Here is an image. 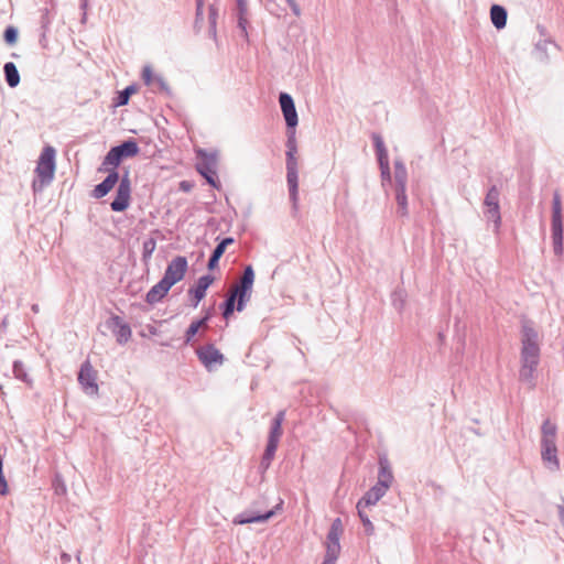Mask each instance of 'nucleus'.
I'll list each match as a JSON object with an SVG mask.
<instances>
[{
  "label": "nucleus",
  "mask_w": 564,
  "mask_h": 564,
  "mask_svg": "<svg viewBox=\"0 0 564 564\" xmlns=\"http://www.w3.org/2000/svg\"><path fill=\"white\" fill-rule=\"evenodd\" d=\"M372 140H373V143H375L378 161H387V160H389L388 152H387V149H386V145L383 143L382 138L379 134L373 133L372 134Z\"/></svg>",
  "instance_id": "obj_27"
},
{
  "label": "nucleus",
  "mask_w": 564,
  "mask_h": 564,
  "mask_svg": "<svg viewBox=\"0 0 564 564\" xmlns=\"http://www.w3.org/2000/svg\"><path fill=\"white\" fill-rule=\"evenodd\" d=\"M131 198V182L129 172L120 178L116 197L111 202L110 207L113 212H123L129 207Z\"/></svg>",
  "instance_id": "obj_5"
},
{
  "label": "nucleus",
  "mask_w": 564,
  "mask_h": 564,
  "mask_svg": "<svg viewBox=\"0 0 564 564\" xmlns=\"http://www.w3.org/2000/svg\"><path fill=\"white\" fill-rule=\"evenodd\" d=\"M341 533L329 530L327 533L326 551L339 553L340 552V539Z\"/></svg>",
  "instance_id": "obj_26"
},
{
  "label": "nucleus",
  "mask_w": 564,
  "mask_h": 564,
  "mask_svg": "<svg viewBox=\"0 0 564 564\" xmlns=\"http://www.w3.org/2000/svg\"><path fill=\"white\" fill-rule=\"evenodd\" d=\"M357 511H358V516L362 522L366 533L368 535L373 534L375 527H373L372 522L370 521L369 517L365 513L364 508L357 509Z\"/></svg>",
  "instance_id": "obj_35"
},
{
  "label": "nucleus",
  "mask_w": 564,
  "mask_h": 564,
  "mask_svg": "<svg viewBox=\"0 0 564 564\" xmlns=\"http://www.w3.org/2000/svg\"><path fill=\"white\" fill-rule=\"evenodd\" d=\"M3 39L9 45L15 44L18 41V30L14 26H8L4 30Z\"/></svg>",
  "instance_id": "obj_39"
},
{
  "label": "nucleus",
  "mask_w": 564,
  "mask_h": 564,
  "mask_svg": "<svg viewBox=\"0 0 564 564\" xmlns=\"http://www.w3.org/2000/svg\"><path fill=\"white\" fill-rule=\"evenodd\" d=\"M282 505H283V501L280 500V502L276 505V507L274 509H271L265 512H242L234 519V523L235 524H249V523H256V522H265L275 514L278 509H281Z\"/></svg>",
  "instance_id": "obj_13"
},
{
  "label": "nucleus",
  "mask_w": 564,
  "mask_h": 564,
  "mask_svg": "<svg viewBox=\"0 0 564 564\" xmlns=\"http://www.w3.org/2000/svg\"><path fill=\"white\" fill-rule=\"evenodd\" d=\"M152 87H153L154 91L159 90L169 96L171 95V89H170L167 83L165 82V79L161 75H156L154 77Z\"/></svg>",
  "instance_id": "obj_33"
},
{
  "label": "nucleus",
  "mask_w": 564,
  "mask_h": 564,
  "mask_svg": "<svg viewBox=\"0 0 564 564\" xmlns=\"http://www.w3.org/2000/svg\"><path fill=\"white\" fill-rule=\"evenodd\" d=\"M55 156L56 150L53 147L46 145L42 150L35 167L37 178L32 183L34 193L41 192L45 186L52 183L56 169Z\"/></svg>",
  "instance_id": "obj_2"
},
{
  "label": "nucleus",
  "mask_w": 564,
  "mask_h": 564,
  "mask_svg": "<svg viewBox=\"0 0 564 564\" xmlns=\"http://www.w3.org/2000/svg\"><path fill=\"white\" fill-rule=\"evenodd\" d=\"M224 253L225 250L216 246L207 263L208 270H214L218 267L219 259L223 257Z\"/></svg>",
  "instance_id": "obj_34"
},
{
  "label": "nucleus",
  "mask_w": 564,
  "mask_h": 564,
  "mask_svg": "<svg viewBox=\"0 0 564 564\" xmlns=\"http://www.w3.org/2000/svg\"><path fill=\"white\" fill-rule=\"evenodd\" d=\"M247 24V15H238V28L241 30V33L245 37H248Z\"/></svg>",
  "instance_id": "obj_49"
},
{
  "label": "nucleus",
  "mask_w": 564,
  "mask_h": 564,
  "mask_svg": "<svg viewBox=\"0 0 564 564\" xmlns=\"http://www.w3.org/2000/svg\"><path fill=\"white\" fill-rule=\"evenodd\" d=\"M53 486L56 495H64L66 492V486L58 475H56Z\"/></svg>",
  "instance_id": "obj_48"
},
{
  "label": "nucleus",
  "mask_w": 564,
  "mask_h": 564,
  "mask_svg": "<svg viewBox=\"0 0 564 564\" xmlns=\"http://www.w3.org/2000/svg\"><path fill=\"white\" fill-rule=\"evenodd\" d=\"M236 299H234L232 296H230L229 294L227 295L226 300L224 301V303L221 304V307H223V316L225 318H229V316L232 315L235 308L237 310V306H236Z\"/></svg>",
  "instance_id": "obj_32"
},
{
  "label": "nucleus",
  "mask_w": 564,
  "mask_h": 564,
  "mask_svg": "<svg viewBox=\"0 0 564 564\" xmlns=\"http://www.w3.org/2000/svg\"><path fill=\"white\" fill-rule=\"evenodd\" d=\"M196 3L204 4V0H196Z\"/></svg>",
  "instance_id": "obj_62"
},
{
  "label": "nucleus",
  "mask_w": 564,
  "mask_h": 564,
  "mask_svg": "<svg viewBox=\"0 0 564 564\" xmlns=\"http://www.w3.org/2000/svg\"><path fill=\"white\" fill-rule=\"evenodd\" d=\"M397 214L401 217L409 215L406 189H395Z\"/></svg>",
  "instance_id": "obj_25"
},
{
  "label": "nucleus",
  "mask_w": 564,
  "mask_h": 564,
  "mask_svg": "<svg viewBox=\"0 0 564 564\" xmlns=\"http://www.w3.org/2000/svg\"><path fill=\"white\" fill-rule=\"evenodd\" d=\"M292 12L294 13V15L296 17H300L301 15V8L300 6L296 3V1H292L291 3H289Z\"/></svg>",
  "instance_id": "obj_55"
},
{
  "label": "nucleus",
  "mask_w": 564,
  "mask_h": 564,
  "mask_svg": "<svg viewBox=\"0 0 564 564\" xmlns=\"http://www.w3.org/2000/svg\"><path fill=\"white\" fill-rule=\"evenodd\" d=\"M187 259L183 256H177L167 264L164 275L162 278L171 288L183 280L187 271Z\"/></svg>",
  "instance_id": "obj_6"
},
{
  "label": "nucleus",
  "mask_w": 564,
  "mask_h": 564,
  "mask_svg": "<svg viewBox=\"0 0 564 564\" xmlns=\"http://www.w3.org/2000/svg\"><path fill=\"white\" fill-rule=\"evenodd\" d=\"M87 4H88V0H82L80 8H82L83 10H86Z\"/></svg>",
  "instance_id": "obj_61"
},
{
  "label": "nucleus",
  "mask_w": 564,
  "mask_h": 564,
  "mask_svg": "<svg viewBox=\"0 0 564 564\" xmlns=\"http://www.w3.org/2000/svg\"><path fill=\"white\" fill-rule=\"evenodd\" d=\"M404 302H405V294H404V291L403 290H395L393 293H392V304L393 306L401 311L404 306Z\"/></svg>",
  "instance_id": "obj_38"
},
{
  "label": "nucleus",
  "mask_w": 564,
  "mask_h": 564,
  "mask_svg": "<svg viewBox=\"0 0 564 564\" xmlns=\"http://www.w3.org/2000/svg\"><path fill=\"white\" fill-rule=\"evenodd\" d=\"M135 86L134 85H130V86H127L123 90L119 91L117 98H116V106H124L129 102V99L131 97L132 94L135 93Z\"/></svg>",
  "instance_id": "obj_31"
},
{
  "label": "nucleus",
  "mask_w": 564,
  "mask_h": 564,
  "mask_svg": "<svg viewBox=\"0 0 564 564\" xmlns=\"http://www.w3.org/2000/svg\"><path fill=\"white\" fill-rule=\"evenodd\" d=\"M508 12L500 4H492L490 8V19L497 30H501L507 24Z\"/></svg>",
  "instance_id": "obj_20"
},
{
  "label": "nucleus",
  "mask_w": 564,
  "mask_h": 564,
  "mask_svg": "<svg viewBox=\"0 0 564 564\" xmlns=\"http://www.w3.org/2000/svg\"><path fill=\"white\" fill-rule=\"evenodd\" d=\"M339 553L326 551L325 558L322 564H336Z\"/></svg>",
  "instance_id": "obj_51"
},
{
  "label": "nucleus",
  "mask_w": 564,
  "mask_h": 564,
  "mask_svg": "<svg viewBox=\"0 0 564 564\" xmlns=\"http://www.w3.org/2000/svg\"><path fill=\"white\" fill-rule=\"evenodd\" d=\"M279 102L288 130L295 129L299 123V117L292 96L288 93H281Z\"/></svg>",
  "instance_id": "obj_11"
},
{
  "label": "nucleus",
  "mask_w": 564,
  "mask_h": 564,
  "mask_svg": "<svg viewBox=\"0 0 564 564\" xmlns=\"http://www.w3.org/2000/svg\"><path fill=\"white\" fill-rule=\"evenodd\" d=\"M118 182H120L119 173L116 170H111L106 178L95 186L93 196L95 198H101L106 196Z\"/></svg>",
  "instance_id": "obj_17"
},
{
  "label": "nucleus",
  "mask_w": 564,
  "mask_h": 564,
  "mask_svg": "<svg viewBox=\"0 0 564 564\" xmlns=\"http://www.w3.org/2000/svg\"><path fill=\"white\" fill-rule=\"evenodd\" d=\"M521 369L520 380L534 386V372L540 361L539 334L530 321H524L521 328Z\"/></svg>",
  "instance_id": "obj_1"
},
{
  "label": "nucleus",
  "mask_w": 564,
  "mask_h": 564,
  "mask_svg": "<svg viewBox=\"0 0 564 564\" xmlns=\"http://www.w3.org/2000/svg\"><path fill=\"white\" fill-rule=\"evenodd\" d=\"M551 230H552V235H562L563 236V218H552L551 219Z\"/></svg>",
  "instance_id": "obj_43"
},
{
  "label": "nucleus",
  "mask_w": 564,
  "mask_h": 564,
  "mask_svg": "<svg viewBox=\"0 0 564 564\" xmlns=\"http://www.w3.org/2000/svg\"><path fill=\"white\" fill-rule=\"evenodd\" d=\"M156 75L153 74L151 66L147 65L142 70V79L147 86H152L154 82V77Z\"/></svg>",
  "instance_id": "obj_42"
},
{
  "label": "nucleus",
  "mask_w": 564,
  "mask_h": 564,
  "mask_svg": "<svg viewBox=\"0 0 564 564\" xmlns=\"http://www.w3.org/2000/svg\"><path fill=\"white\" fill-rule=\"evenodd\" d=\"M279 443L268 441L263 456L273 459Z\"/></svg>",
  "instance_id": "obj_47"
},
{
  "label": "nucleus",
  "mask_w": 564,
  "mask_h": 564,
  "mask_svg": "<svg viewBox=\"0 0 564 564\" xmlns=\"http://www.w3.org/2000/svg\"><path fill=\"white\" fill-rule=\"evenodd\" d=\"M388 491V486L382 484H376L372 486L364 497L357 502L356 508H366L375 506Z\"/></svg>",
  "instance_id": "obj_15"
},
{
  "label": "nucleus",
  "mask_w": 564,
  "mask_h": 564,
  "mask_svg": "<svg viewBox=\"0 0 564 564\" xmlns=\"http://www.w3.org/2000/svg\"><path fill=\"white\" fill-rule=\"evenodd\" d=\"M542 431V440L553 441L556 440V425L552 423L549 419H546L541 427Z\"/></svg>",
  "instance_id": "obj_28"
},
{
  "label": "nucleus",
  "mask_w": 564,
  "mask_h": 564,
  "mask_svg": "<svg viewBox=\"0 0 564 564\" xmlns=\"http://www.w3.org/2000/svg\"><path fill=\"white\" fill-rule=\"evenodd\" d=\"M332 531H335V532H339V533H343V523H341V520L339 518H336L332 525H330V529Z\"/></svg>",
  "instance_id": "obj_52"
},
{
  "label": "nucleus",
  "mask_w": 564,
  "mask_h": 564,
  "mask_svg": "<svg viewBox=\"0 0 564 564\" xmlns=\"http://www.w3.org/2000/svg\"><path fill=\"white\" fill-rule=\"evenodd\" d=\"M394 181L395 189H406L408 171L401 160L394 161Z\"/></svg>",
  "instance_id": "obj_22"
},
{
  "label": "nucleus",
  "mask_w": 564,
  "mask_h": 564,
  "mask_svg": "<svg viewBox=\"0 0 564 564\" xmlns=\"http://www.w3.org/2000/svg\"><path fill=\"white\" fill-rule=\"evenodd\" d=\"M3 72L9 87L14 88L20 84V74L14 63L7 62L3 66Z\"/></svg>",
  "instance_id": "obj_23"
},
{
  "label": "nucleus",
  "mask_w": 564,
  "mask_h": 564,
  "mask_svg": "<svg viewBox=\"0 0 564 564\" xmlns=\"http://www.w3.org/2000/svg\"><path fill=\"white\" fill-rule=\"evenodd\" d=\"M284 417H285V411L284 410H281L279 411L274 419L272 420V423L273 424H278V425H282L283 421H284Z\"/></svg>",
  "instance_id": "obj_53"
},
{
  "label": "nucleus",
  "mask_w": 564,
  "mask_h": 564,
  "mask_svg": "<svg viewBox=\"0 0 564 564\" xmlns=\"http://www.w3.org/2000/svg\"><path fill=\"white\" fill-rule=\"evenodd\" d=\"M13 373L17 379L28 381V373L22 361L15 360L13 362Z\"/></svg>",
  "instance_id": "obj_37"
},
{
  "label": "nucleus",
  "mask_w": 564,
  "mask_h": 564,
  "mask_svg": "<svg viewBox=\"0 0 564 564\" xmlns=\"http://www.w3.org/2000/svg\"><path fill=\"white\" fill-rule=\"evenodd\" d=\"M234 241H235L234 238L227 237V238H224L217 246L226 251V248L229 245L234 243Z\"/></svg>",
  "instance_id": "obj_54"
},
{
  "label": "nucleus",
  "mask_w": 564,
  "mask_h": 564,
  "mask_svg": "<svg viewBox=\"0 0 564 564\" xmlns=\"http://www.w3.org/2000/svg\"><path fill=\"white\" fill-rule=\"evenodd\" d=\"M499 189L496 185L491 186L485 197V206L487 207L485 215L489 220L495 224V229L498 230L501 224L500 207H499Z\"/></svg>",
  "instance_id": "obj_8"
},
{
  "label": "nucleus",
  "mask_w": 564,
  "mask_h": 564,
  "mask_svg": "<svg viewBox=\"0 0 564 564\" xmlns=\"http://www.w3.org/2000/svg\"><path fill=\"white\" fill-rule=\"evenodd\" d=\"M217 18H218V9L214 4H210L208 8V23H209V35L213 39H216V35H217V31H216Z\"/></svg>",
  "instance_id": "obj_29"
},
{
  "label": "nucleus",
  "mask_w": 564,
  "mask_h": 564,
  "mask_svg": "<svg viewBox=\"0 0 564 564\" xmlns=\"http://www.w3.org/2000/svg\"><path fill=\"white\" fill-rule=\"evenodd\" d=\"M138 153V143L132 139L126 140L121 144L110 149L104 159L102 165H112L116 167L120 164L122 159L134 156Z\"/></svg>",
  "instance_id": "obj_4"
},
{
  "label": "nucleus",
  "mask_w": 564,
  "mask_h": 564,
  "mask_svg": "<svg viewBox=\"0 0 564 564\" xmlns=\"http://www.w3.org/2000/svg\"><path fill=\"white\" fill-rule=\"evenodd\" d=\"M197 357L208 370L212 369L214 364H223L224 361V355L212 344L197 349Z\"/></svg>",
  "instance_id": "obj_14"
},
{
  "label": "nucleus",
  "mask_w": 564,
  "mask_h": 564,
  "mask_svg": "<svg viewBox=\"0 0 564 564\" xmlns=\"http://www.w3.org/2000/svg\"><path fill=\"white\" fill-rule=\"evenodd\" d=\"M204 4L196 3V17H195V29L199 30L204 20L203 13Z\"/></svg>",
  "instance_id": "obj_45"
},
{
  "label": "nucleus",
  "mask_w": 564,
  "mask_h": 564,
  "mask_svg": "<svg viewBox=\"0 0 564 564\" xmlns=\"http://www.w3.org/2000/svg\"><path fill=\"white\" fill-rule=\"evenodd\" d=\"M271 462H272L271 458L262 456V459H261V463H260V467L263 470H267L269 468V466L271 465Z\"/></svg>",
  "instance_id": "obj_56"
},
{
  "label": "nucleus",
  "mask_w": 564,
  "mask_h": 564,
  "mask_svg": "<svg viewBox=\"0 0 564 564\" xmlns=\"http://www.w3.org/2000/svg\"><path fill=\"white\" fill-rule=\"evenodd\" d=\"M552 218H563L562 216V200L557 192L553 195L552 202Z\"/></svg>",
  "instance_id": "obj_36"
},
{
  "label": "nucleus",
  "mask_w": 564,
  "mask_h": 564,
  "mask_svg": "<svg viewBox=\"0 0 564 564\" xmlns=\"http://www.w3.org/2000/svg\"><path fill=\"white\" fill-rule=\"evenodd\" d=\"M296 151L286 150V160L295 159Z\"/></svg>",
  "instance_id": "obj_58"
},
{
  "label": "nucleus",
  "mask_w": 564,
  "mask_h": 564,
  "mask_svg": "<svg viewBox=\"0 0 564 564\" xmlns=\"http://www.w3.org/2000/svg\"><path fill=\"white\" fill-rule=\"evenodd\" d=\"M156 248V241L154 238H149L142 243V260L143 262H148Z\"/></svg>",
  "instance_id": "obj_30"
},
{
  "label": "nucleus",
  "mask_w": 564,
  "mask_h": 564,
  "mask_svg": "<svg viewBox=\"0 0 564 564\" xmlns=\"http://www.w3.org/2000/svg\"><path fill=\"white\" fill-rule=\"evenodd\" d=\"M392 480L393 475L388 458L386 456L379 457V473L377 484L387 485L389 489Z\"/></svg>",
  "instance_id": "obj_21"
},
{
  "label": "nucleus",
  "mask_w": 564,
  "mask_h": 564,
  "mask_svg": "<svg viewBox=\"0 0 564 564\" xmlns=\"http://www.w3.org/2000/svg\"><path fill=\"white\" fill-rule=\"evenodd\" d=\"M542 447V459L544 463L549 464V468L551 470L560 469V460L557 458V448L556 444L553 441L541 440Z\"/></svg>",
  "instance_id": "obj_16"
},
{
  "label": "nucleus",
  "mask_w": 564,
  "mask_h": 564,
  "mask_svg": "<svg viewBox=\"0 0 564 564\" xmlns=\"http://www.w3.org/2000/svg\"><path fill=\"white\" fill-rule=\"evenodd\" d=\"M379 166L381 170V177L383 181H391V173H390V166H389V160L387 161H378Z\"/></svg>",
  "instance_id": "obj_44"
},
{
  "label": "nucleus",
  "mask_w": 564,
  "mask_h": 564,
  "mask_svg": "<svg viewBox=\"0 0 564 564\" xmlns=\"http://www.w3.org/2000/svg\"><path fill=\"white\" fill-rule=\"evenodd\" d=\"M40 44L42 45V47H46V36H45V32H43V33H42V35H41Z\"/></svg>",
  "instance_id": "obj_59"
},
{
  "label": "nucleus",
  "mask_w": 564,
  "mask_h": 564,
  "mask_svg": "<svg viewBox=\"0 0 564 564\" xmlns=\"http://www.w3.org/2000/svg\"><path fill=\"white\" fill-rule=\"evenodd\" d=\"M282 436V425L271 423L268 441L279 443Z\"/></svg>",
  "instance_id": "obj_40"
},
{
  "label": "nucleus",
  "mask_w": 564,
  "mask_h": 564,
  "mask_svg": "<svg viewBox=\"0 0 564 564\" xmlns=\"http://www.w3.org/2000/svg\"><path fill=\"white\" fill-rule=\"evenodd\" d=\"M237 2V15H247L248 13V3L247 0H236Z\"/></svg>",
  "instance_id": "obj_50"
},
{
  "label": "nucleus",
  "mask_w": 564,
  "mask_h": 564,
  "mask_svg": "<svg viewBox=\"0 0 564 564\" xmlns=\"http://www.w3.org/2000/svg\"><path fill=\"white\" fill-rule=\"evenodd\" d=\"M171 286L162 279L153 285L145 295V301L153 305L159 303L170 291Z\"/></svg>",
  "instance_id": "obj_19"
},
{
  "label": "nucleus",
  "mask_w": 564,
  "mask_h": 564,
  "mask_svg": "<svg viewBox=\"0 0 564 564\" xmlns=\"http://www.w3.org/2000/svg\"><path fill=\"white\" fill-rule=\"evenodd\" d=\"M180 187H181V189H183V191H185V192H187V191H189V189H191V185H189V183H188V182H186V181L181 182Z\"/></svg>",
  "instance_id": "obj_57"
},
{
  "label": "nucleus",
  "mask_w": 564,
  "mask_h": 564,
  "mask_svg": "<svg viewBox=\"0 0 564 564\" xmlns=\"http://www.w3.org/2000/svg\"><path fill=\"white\" fill-rule=\"evenodd\" d=\"M553 242V251L556 256H562L564 251L563 247V236L562 235H552Z\"/></svg>",
  "instance_id": "obj_41"
},
{
  "label": "nucleus",
  "mask_w": 564,
  "mask_h": 564,
  "mask_svg": "<svg viewBox=\"0 0 564 564\" xmlns=\"http://www.w3.org/2000/svg\"><path fill=\"white\" fill-rule=\"evenodd\" d=\"M208 319L209 316L206 315L205 317L191 323L185 333V344H189L193 340L194 336L198 333L199 328L207 327Z\"/></svg>",
  "instance_id": "obj_24"
},
{
  "label": "nucleus",
  "mask_w": 564,
  "mask_h": 564,
  "mask_svg": "<svg viewBox=\"0 0 564 564\" xmlns=\"http://www.w3.org/2000/svg\"><path fill=\"white\" fill-rule=\"evenodd\" d=\"M286 182L289 186L290 199L293 205V209H297L299 200V167L297 160H286Z\"/></svg>",
  "instance_id": "obj_10"
},
{
  "label": "nucleus",
  "mask_w": 564,
  "mask_h": 564,
  "mask_svg": "<svg viewBox=\"0 0 564 564\" xmlns=\"http://www.w3.org/2000/svg\"><path fill=\"white\" fill-rule=\"evenodd\" d=\"M31 310H32V312H33V313H35V314H36V313H39L40 307H39V305H37V304H33V305L31 306Z\"/></svg>",
  "instance_id": "obj_60"
},
{
  "label": "nucleus",
  "mask_w": 564,
  "mask_h": 564,
  "mask_svg": "<svg viewBox=\"0 0 564 564\" xmlns=\"http://www.w3.org/2000/svg\"><path fill=\"white\" fill-rule=\"evenodd\" d=\"M214 276L206 274L198 279L196 286L188 290V293L194 296L193 306L196 307L198 303L205 297L207 289L213 284Z\"/></svg>",
  "instance_id": "obj_18"
},
{
  "label": "nucleus",
  "mask_w": 564,
  "mask_h": 564,
  "mask_svg": "<svg viewBox=\"0 0 564 564\" xmlns=\"http://www.w3.org/2000/svg\"><path fill=\"white\" fill-rule=\"evenodd\" d=\"M97 380V372L93 368L89 361H85L80 366V370L78 372V381L86 394L89 395H97L98 394V384L96 382Z\"/></svg>",
  "instance_id": "obj_9"
},
{
  "label": "nucleus",
  "mask_w": 564,
  "mask_h": 564,
  "mask_svg": "<svg viewBox=\"0 0 564 564\" xmlns=\"http://www.w3.org/2000/svg\"><path fill=\"white\" fill-rule=\"evenodd\" d=\"M254 282V271L252 265H247L240 281L235 284L229 295L237 300V311H243L246 303L251 297L252 285Z\"/></svg>",
  "instance_id": "obj_3"
},
{
  "label": "nucleus",
  "mask_w": 564,
  "mask_h": 564,
  "mask_svg": "<svg viewBox=\"0 0 564 564\" xmlns=\"http://www.w3.org/2000/svg\"><path fill=\"white\" fill-rule=\"evenodd\" d=\"M286 148H288V150L297 151L296 140H295V129L288 130Z\"/></svg>",
  "instance_id": "obj_46"
},
{
  "label": "nucleus",
  "mask_w": 564,
  "mask_h": 564,
  "mask_svg": "<svg viewBox=\"0 0 564 564\" xmlns=\"http://www.w3.org/2000/svg\"><path fill=\"white\" fill-rule=\"evenodd\" d=\"M198 154L203 158L202 162L196 165L197 172L205 177L207 183L214 187L216 184V165H217V156L214 153H207L204 150H199Z\"/></svg>",
  "instance_id": "obj_7"
},
{
  "label": "nucleus",
  "mask_w": 564,
  "mask_h": 564,
  "mask_svg": "<svg viewBox=\"0 0 564 564\" xmlns=\"http://www.w3.org/2000/svg\"><path fill=\"white\" fill-rule=\"evenodd\" d=\"M108 327L117 338V343L123 345L131 338L132 332L129 324L124 323L118 315H112L108 322Z\"/></svg>",
  "instance_id": "obj_12"
}]
</instances>
